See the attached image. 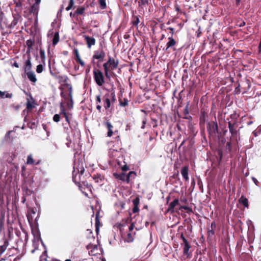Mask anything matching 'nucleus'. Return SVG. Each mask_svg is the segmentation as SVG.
Masks as SVG:
<instances>
[{"instance_id":"obj_1","label":"nucleus","mask_w":261,"mask_h":261,"mask_svg":"<svg viewBox=\"0 0 261 261\" xmlns=\"http://www.w3.org/2000/svg\"><path fill=\"white\" fill-rule=\"evenodd\" d=\"M8 197H0V225L4 223L6 209L8 203Z\"/></svg>"},{"instance_id":"obj_2","label":"nucleus","mask_w":261,"mask_h":261,"mask_svg":"<svg viewBox=\"0 0 261 261\" xmlns=\"http://www.w3.org/2000/svg\"><path fill=\"white\" fill-rule=\"evenodd\" d=\"M41 243L42 246L44 247L45 250H46V246L43 243L42 240H41L40 234L37 232L36 235H34V239L33 240V246L34 248L31 251L32 253H34L36 250L38 249L39 243Z\"/></svg>"},{"instance_id":"obj_3","label":"nucleus","mask_w":261,"mask_h":261,"mask_svg":"<svg viewBox=\"0 0 261 261\" xmlns=\"http://www.w3.org/2000/svg\"><path fill=\"white\" fill-rule=\"evenodd\" d=\"M94 77L96 84L99 86H102L105 83L104 76L103 73L98 69L94 70Z\"/></svg>"},{"instance_id":"obj_4","label":"nucleus","mask_w":261,"mask_h":261,"mask_svg":"<svg viewBox=\"0 0 261 261\" xmlns=\"http://www.w3.org/2000/svg\"><path fill=\"white\" fill-rule=\"evenodd\" d=\"M97 204L95 206V211H96V217H95V226H96V231L98 232V226L100 224L99 221V217H102L100 216V209L101 206L100 204L98 203V201L96 200Z\"/></svg>"},{"instance_id":"obj_5","label":"nucleus","mask_w":261,"mask_h":261,"mask_svg":"<svg viewBox=\"0 0 261 261\" xmlns=\"http://www.w3.org/2000/svg\"><path fill=\"white\" fill-rule=\"evenodd\" d=\"M84 37L86 41V43L88 48H90L92 45H95V39L93 37H89L86 35H85Z\"/></svg>"},{"instance_id":"obj_6","label":"nucleus","mask_w":261,"mask_h":261,"mask_svg":"<svg viewBox=\"0 0 261 261\" xmlns=\"http://www.w3.org/2000/svg\"><path fill=\"white\" fill-rule=\"evenodd\" d=\"M133 174H134L133 172H130L129 173V174L127 175H125L124 173L121 174L120 175L117 174L116 173H114V175L117 178H118V179H120L123 180H126L127 182H128L129 176Z\"/></svg>"},{"instance_id":"obj_7","label":"nucleus","mask_w":261,"mask_h":261,"mask_svg":"<svg viewBox=\"0 0 261 261\" xmlns=\"http://www.w3.org/2000/svg\"><path fill=\"white\" fill-rule=\"evenodd\" d=\"M105 57V53L103 51H95L93 56V60L97 59L99 60H102Z\"/></svg>"},{"instance_id":"obj_8","label":"nucleus","mask_w":261,"mask_h":261,"mask_svg":"<svg viewBox=\"0 0 261 261\" xmlns=\"http://www.w3.org/2000/svg\"><path fill=\"white\" fill-rule=\"evenodd\" d=\"M87 248L89 250V253L92 255H95L98 253V252H96V250L98 249V246L96 245L89 244L87 245Z\"/></svg>"},{"instance_id":"obj_9","label":"nucleus","mask_w":261,"mask_h":261,"mask_svg":"<svg viewBox=\"0 0 261 261\" xmlns=\"http://www.w3.org/2000/svg\"><path fill=\"white\" fill-rule=\"evenodd\" d=\"M179 205V200L177 199H174L172 202H171L169 205V207L167 209L168 212H174V209L175 207L177 205Z\"/></svg>"},{"instance_id":"obj_10","label":"nucleus","mask_w":261,"mask_h":261,"mask_svg":"<svg viewBox=\"0 0 261 261\" xmlns=\"http://www.w3.org/2000/svg\"><path fill=\"white\" fill-rule=\"evenodd\" d=\"M28 79L30 81L33 83H35L37 81L36 75L35 74V73L32 71H28L27 72H25Z\"/></svg>"},{"instance_id":"obj_11","label":"nucleus","mask_w":261,"mask_h":261,"mask_svg":"<svg viewBox=\"0 0 261 261\" xmlns=\"http://www.w3.org/2000/svg\"><path fill=\"white\" fill-rule=\"evenodd\" d=\"M168 39L169 41L167 43V47L165 49V50H167L168 48L175 45L176 43V41L172 37H169Z\"/></svg>"},{"instance_id":"obj_12","label":"nucleus","mask_w":261,"mask_h":261,"mask_svg":"<svg viewBox=\"0 0 261 261\" xmlns=\"http://www.w3.org/2000/svg\"><path fill=\"white\" fill-rule=\"evenodd\" d=\"M4 178H6V177L1 176L0 178V189L8 188L9 187V183L8 181L4 182Z\"/></svg>"},{"instance_id":"obj_13","label":"nucleus","mask_w":261,"mask_h":261,"mask_svg":"<svg viewBox=\"0 0 261 261\" xmlns=\"http://www.w3.org/2000/svg\"><path fill=\"white\" fill-rule=\"evenodd\" d=\"M108 62L111 69L116 68L118 65V63L116 62L114 59H112L111 57L109 58Z\"/></svg>"},{"instance_id":"obj_14","label":"nucleus","mask_w":261,"mask_h":261,"mask_svg":"<svg viewBox=\"0 0 261 261\" xmlns=\"http://www.w3.org/2000/svg\"><path fill=\"white\" fill-rule=\"evenodd\" d=\"M181 173L184 178V179L186 180H188L189 179L188 177V168L186 167H184L182 169Z\"/></svg>"},{"instance_id":"obj_15","label":"nucleus","mask_w":261,"mask_h":261,"mask_svg":"<svg viewBox=\"0 0 261 261\" xmlns=\"http://www.w3.org/2000/svg\"><path fill=\"white\" fill-rule=\"evenodd\" d=\"M106 126L108 129L107 136L108 137H111L113 134V132L112 130L113 126L109 122H107Z\"/></svg>"},{"instance_id":"obj_16","label":"nucleus","mask_w":261,"mask_h":261,"mask_svg":"<svg viewBox=\"0 0 261 261\" xmlns=\"http://www.w3.org/2000/svg\"><path fill=\"white\" fill-rule=\"evenodd\" d=\"M31 62L30 58H29L25 62V66L24 67L25 72L31 71Z\"/></svg>"},{"instance_id":"obj_17","label":"nucleus","mask_w":261,"mask_h":261,"mask_svg":"<svg viewBox=\"0 0 261 261\" xmlns=\"http://www.w3.org/2000/svg\"><path fill=\"white\" fill-rule=\"evenodd\" d=\"M39 6L34 4L30 9V12L37 15Z\"/></svg>"},{"instance_id":"obj_18","label":"nucleus","mask_w":261,"mask_h":261,"mask_svg":"<svg viewBox=\"0 0 261 261\" xmlns=\"http://www.w3.org/2000/svg\"><path fill=\"white\" fill-rule=\"evenodd\" d=\"M184 253L187 256H189V251L190 248V246L189 245L188 242L184 243Z\"/></svg>"},{"instance_id":"obj_19","label":"nucleus","mask_w":261,"mask_h":261,"mask_svg":"<svg viewBox=\"0 0 261 261\" xmlns=\"http://www.w3.org/2000/svg\"><path fill=\"white\" fill-rule=\"evenodd\" d=\"M239 202L244 205L245 207H248V199L245 197H240V198L239 200Z\"/></svg>"},{"instance_id":"obj_20","label":"nucleus","mask_w":261,"mask_h":261,"mask_svg":"<svg viewBox=\"0 0 261 261\" xmlns=\"http://www.w3.org/2000/svg\"><path fill=\"white\" fill-rule=\"evenodd\" d=\"M93 178L96 183L102 185V177L101 175L94 176Z\"/></svg>"},{"instance_id":"obj_21","label":"nucleus","mask_w":261,"mask_h":261,"mask_svg":"<svg viewBox=\"0 0 261 261\" xmlns=\"http://www.w3.org/2000/svg\"><path fill=\"white\" fill-rule=\"evenodd\" d=\"M103 68L105 69V75H106V77H109V73H108L109 72V68H110L109 64L107 62V63H105L103 65Z\"/></svg>"},{"instance_id":"obj_22","label":"nucleus","mask_w":261,"mask_h":261,"mask_svg":"<svg viewBox=\"0 0 261 261\" xmlns=\"http://www.w3.org/2000/svg\"><path fill=\"white\" fill-rule=\"evenodd\" d=\"M12 96V93H9L5 92H2L0 91V97L1 98H11Z\"/></svg>"},{"instance_id":"obj_23","label":"nucleus","mask_w":261,"mask_h":261,"mask_svg":"<svg viewBox=\"0 0 261 261\" xmlns=\"http://www.w3.org/2000/svg\"><path fill=\"white\" fill-rule=\"evenodd\" d=\"M6 242L4 243L3 245H0V256L3 254V253L6 250L7 248V245L5 244ZM5 259L2 258L0 259V261H3Z\"/></svg>"},{"instance_id":"obj_24","label":"nucleus","mask_w":261,"mask_h":261,"mask_svg":"<svg viewBox=\"0 0 261 261\" xmlns=\"http://www.w3.org/2000/svg\"><path fill=\"white\" fill-rule=\"evenodd\" d=\"M59 40V35L58 32L55 33L54 36L53 41V45H55Z\"/></svg>"},{"instance_id":"obj_25","label":"nucleus","mask_w":261,"mask_h":261,"mask_svg":"<svg viewBox=\"0 0 261 261\" xmlns=\"http://www.w3.org/2000/svg\"><path fill=\"white\" fill-rule=\"evenodd\" d=\"M34 163L32 155L31 154L29 155L27 158V164L29 165H33L34 164Z\"/></svg>"},{"instance_id":"obj_26","label":"nucleus","mask_w":261,"mask_h":261,"mask_svg":"<svg viewBox=\"0 0 261 261\" xmlns=\"http://www.w3.org/2000/svg\"><path fill=\"white\" fill-rule=\"evenodd\" d=\"M109 153L110 156L114 157L117 155L118 152L115 149H110Z\"/></svg>"},{"instance_id":"obj_27","label":"nucleus","mask_w":261,"mask_h":261,"mask_svg":"<svg viewBox=\"0 0 261 261\" xmlns=\"http://www.w3.org/2000/svg\"><path fill=\"white\" fill-rule=\"evenodd\" d=\"M111 106L110 100L109 98H106L105 100V108L107 109Z\"/></svg>"},{"instance_id":"obj_28","label":"nucleus","mask_w":261,"mask_h":261,"mask_svg":"<svg viewBox=\"0 0 261 261\" xmlns=\"http://www.w3.org/2000/svg\"><path fill=\"white\" fill-rule=\"evenodd\" d=\"M134 240L133 237L132 236L130 233H128L127 234V238L126 239V241L127 242H132Z\"/></svg>"},{"instance_id":"obj_29","label":"nucleus","mask_w":261,"mask_h":261,"mask_svg":"<svg viewBox=\"0 0 261 261\" xmlns=\"http://www.w3.org/2000/svg\"><path fill=\"white\" fill-rule=\"evenodd\" d=\"M228 127H229V132L232 134H234L236 132V130H235L234 128H233V125L230 122H229V123H228Z\"/></svg>"},{"instance_id":"obj_30","label":"nucleus","mask_w":261,"mask_h":261,"mask_svg":"<svg viewBox=\"0 0 261 261\" xmlns=\"http://www.w3.org/2000/svg\"><path fill=\"white\" fill-rule=\"evenodd\" d=\"M73 5H74V1L73 0H70L69 5L66 8V11L70 10L72 8V7H73Z\"/></svg>"},{"instance_id":"obj_31","label":"nucleus","mask_w":261,"mask_h":261,"mask_svg":"<svg viewBox=\"0 0 261 261\" xmlns=\"http://www.w3.org/2000/svg\"><path fill=\"white\" fill-rule=\"evenodd\" d=\"M133 204L134 206H138V205L140 202V200L138 197H136V198L133 201Z\"/></svg>"},{"instance_id":"obj_32","label":"nucleus","mask_w":261,"mask_h":261,"mask_svg":"<svg viewBox=\"0 0 261 261\" xmlns=\"http://www.w3.org/2000/svg\"><path fill=\"white\" fill-rule=\"evenodd\" d=\"M43 70V66L41 64L40 65H38L37 66V68H36V71L38 72V73H41L42 72Z\"/></svg>"},{"instance_id":"obj_33","label":"nucleus","mask_w":261,"mask_h":261,"mask_svg":"<svg viewBox=\"0 0 261 261\" xmlns=\"http://www.w3.org/2000/svg\"><path fill=\"white\" fill-rule=\"evenodd\" d=\"M84 11H85L84 8H83V7L79 8L77 9V10L76 11V13L77 14H82L84 13Z\"/></svg>"},{"instance_id":"obj_34","label":"nucleus","mask_w":261,"mask_h":261,"mask_svg":"<svg viewBox=\"0 0 261 261\" xmlns=\"http://www.w3.org/2000/svg\"><path fill=\"white\" fill-rule=\"evenodd\" d=\"M33 107V102L31 101L30 100H28L27 103V108L28 109H30Z\"/></svg>"},{"instance_id":"obj_35","label":"nucleus","mask_w":261,"mask_h":261,"mask_svg":"<svg viewBox=\"0 0 261 261\" xmlns=\"http://www.w3.org/2000/svg\"><path fill=\"white\" fill-rule=\"evenodd\" d=\"M46 256H47V250H45L43 252L42 255L41 256V259H40V261H42V260L43 259V258L44 257H45L44 258L45 261H47Z\"/></svg>"},{"instance_id":"obj_36","label":"nucleus","mask_w":261,"mask_h":261,"mask_svg":"<svg viewBox=\"0 0 261 261\" xmlns=\"http://www.w3.org/2000/svg\"><path fill=\"white\" fill-rule=\"evenodd\" d=\"M53 120L56 122H59L60 121V115H58V114L55 115L54 117H53Z\"/></svg>"},{"instance_id":"obj_37","label":"nucleus","mask_w":261,"mask_h":261,"mask_svg":"<svg viewBox=\"0 0 261 261\" xmlns=\"http://www.w3.org/2000/svg\"><path fill=\"white\" fill-rule=\"evenodd\" d=\"M99 3L102 9H105L106 7V4L105 0H99Z\"/></svg>"},{"instance_id":"obj_38","label":"nucleus","mask_w":261,"mask_h":261,"mask_svg":"<svg viewBox=\"0 0 261 261\" xmlns=\"http://www.w3.org/2000/svg\"><path fill=\"white\" fill-rule=\"evenodd\" d=\"M74 52L75 56V59L76 60H79V59H81L78 50L77 49L74 50Z\"/></svg>"},{"instance_id":"obj_39","label":"nucleus","mask_w":261,"mask_h":261,"mask_svg":"<svg viewBox=\"0 0 261 261\" xmlns=\"http://www.w3.org/2000/svg\"><path fill=\"white\" fill-rule=\"evenodd\" d=\"M61 114H63L64 115V117H65V118H66V120L68 122H69L68 118V117H67V114H66V112H65L64 110H61Z\"/></svg>"},{"instance_id":"obj_40","label":"nucleus","mask_w":261,"mask_h":261,"mask_svg":"<svg viewBox=\"0 0 261 261\" xmlns=\"http://www.w3.org/2000/svg\"><path fill=\"white\" fill-rule=\"evenodd\" d=\"M139 211V209L138 206H134V208H133V212L134 213H138Z\"/></svg>"},{"instance_id":"obj_41","label":"nucleus","mask_w":261,"mask_h":261,"mask_svg":"<svg viewBox=\"0 0 261 261\" xmlns=\"http://www.w3.org/2000/svg\"><path fill=\"white\" fill-rule=\"evenodd\" d=\"M216 223L214 221H213L211 223V229L215 230L216 229Z\"/></svg>"},{"instance_id":"obj_42","label":"nucleus","mask_w":261,"mask_h":261,"mask_svg":"<svg viewBox=\"0 0 261 261\" xmlns=\"http://www.w3.org/2000/svg\"><path fill=\"white\" fill-rule=\"evenodd\" d=\"M76 61L82 66H84L85 65L84 62L81 59H79V60H76Z\"/></svg>"},{"instance_id":"obj_43","label":"nucleus","mask_w":261,"mask_h":261,"mask_svg":"<svg viewBox=\"0 0 261 261\" xmlns=\"http://www.w3.org/2000/svg\"><path fill=\"white\" fill-rule=\"evenodd\" d=\"M30 211L31 212V213L32 214H36V211H37V210L36 208H30Z\"/></svg>"},{"instance_id":"obj_44","label":"nucleus","mask_w":261,"mask_h":261,"mask_svg":"<svg viewBox=\"0 0 261 261\" xmlns=\"http://www.w3.org/2000/svg\"><path fill=\"white\" fill-rule=\"evenodd\" d=\"M214 230H214V229H209V230L208 231V233L209 236L213 235L214 234V233H215Z\"/></svg>"},{"instance_id":"obj_45","label":"nucleus","mask_w":261,"mask_h":261,"mask_svg":"<svg viewBox=\"0 0 261 261\" xmlns=\"http://www.w3.org/2000/svg\"><path fill=\"white\" fill-rule=\"evenodd\" d=\"M180 238L183 241L184 243L188 242L187 240L185 238V237L184 236L183 234H181L180 236Z\"/></svg>"},{"instance_id":"obj_46","label":"nucleus","mask_w":261,"mask_h":261,"mask_svg":"<svg viewBox=\"0 0 261 261\" xmlns=\"http://www.w3.org/2000/svg\"><path fill=\"white\" fill-rule=\"evenodd\" d=\"M40 56L42 59L45 58V54H44V51L43 50H40Z\"/></svg>"},{"instance_id":"obj_47","label":"nucleus","mask_w":261,"mask_h":261,"mask_svg":"<svg viewBox=\"0 0 261 261\" xmlns=\"http://www.w3.org/2000/svg\"><path fill=\"white\" fill-rule=\"evenodd\" d=\"M96 101L98 103H100L101 102L100 95H98L96 96Z\"/></svg>"},{"instance_id":"obj_48","label":"nucleus","mask_w":261,"mask_h":261,"mask_svg":"<svg viewBox=\"0 0 261 261\" xmlns=\"http://www.w3.org/2000/svg\"><path fill=\"white\" fill-rule=\"evenodd\" d=\"M146 123V120L145 119H144L143 121H142V123H143V125L142 126H141V128L142 129L144 128H145V125Z\"/></svg>"},{"instance_id":"obj_49","label":"nucleus","mask_w":261,"mask_h":261,"mask_svg":"<svg viewBox=\"0 0 261 261\" xmlns=\"http://www.w3.org/2000/svg\"><path fill=\"white\" fill-rule=\"evenodd\" d=\"M252 180L253 181L254 183L257 186L258 185V180L254 177H252Z\"/></svg>"},{"instance_id":"obj_50","label":"nucleus","mask_w":261,"mask_h":261,"mask_svg":"<svg viewBox=\"0 0 261 261\" xmlns=\"http://www.w3.org/2000/svg\"><path fill=\"white\" fill-rule=\"evenodd\" d=\"M12 131H9L5 136V139H7L9 137L10 134L12 133Z\"/></svg>"},{"instance_id":"obj_51","label":"nucleus","mask_w":261,"mask_h":261,"mask_svg":"<svg viewBox=\"0 0 261 261\" xmlns=\"http://www.w3.org/2000/svg\"><path fill=\"white\" fill-rule=\"evenodd\" d=\"M134 228V225L133 224H132L129 226V231H132V230H133Z\"/></svg>"},{"instance_id":"obj_52","label":"nucleus","mask_w":261,"mask_h":261,"mask_svg":"<svg viewBox=\"0 0 261 261\" xmlns=\"http://www.w3.org/2000/svg\"><path fill=\"white\" fill-rule=\"evenodd\" d=\"M21 197V202L22 203H24L25 202V201H26L25 197Z\"/></svg>"},{"instance_id":"obj_53","label":"nucleus","mask_w":261,"mask_h":261,"mask_svg":"<svg viewBox=\"0 0 261 261\" xmlns=\"http://www.w3.org/2000/svg\"><path fill=\"white\" fill-rule=\"evenodd\" d=\"M128 105L127 101H125L124 102L121 103V105L122 106H126Z\"/></svg>"},{"instance_id":"obj_54","label":"nucleus","mask_w":261,"mask_h":261,"mask_svg":"<svg viewBox=\"0 0 261 261\" xmlns=\"http://www.w3.org/2000/svg\"><path fill=\"white\" fill-rule=\"evenodd\" d=\"M40 2H41V0H35V4L39 6Z\"/></svg>"},{"instance_id":"obj_55","label":"nucleus","mask_w":261,"mask_h":261,"mask_svg":"<svg viewBox=\"0 0 261 261\" xmlns=\"http://www.w3.org/2000/svg\"><path fill=\"white\" fill-rule=\"evenodd\" d=\"M71 88H70V92H69V95H70V99H71V102H72V94H71Z\"/></svg>"},{"instance_id":"obj_56","label":"nucleus","mask_w":261,"mask_h":261,"mask_svg":"<svg viewBox=\"0 0 261 261\" xmlns=\"http://www.w3.org/2000/svg\"><path fill=\"white\" fill-rule=\"evenodd\" d=\"M122 169L123 171H126L128 170V168L126 166H124L122 167Z\"/></svg>"},{"instance_id":"obj_57","label":"nucleus","mask_w":261,"mask_h":261,"mask_svg":"<svg viewBox=\"0 0 261 261\" xmlns=\"http://www.w3.org/2000/svg\"><path fill=\"white\" fill-rule=\"evenodd\" d=\"M13 66L16 67H17V68L19 67L18 64L16 62H14V63Z\"/></svg>"},{"instance_id":"obj_58","label":"nucleus","mask_w":261,"mask_h":261,"mask_svg":"<svg viewBox=\"0 0 261 261\" xmlns=\"http://www.w3.org/2000/svg\"><path fill=\"white\" fill-rule=\"evenodd\" d=\"M96 108L97 110H98L99 111H100L101 106L100 105H97L96 107Z\"/></svg>"},{"instance_id":"obj_59","label":"nucleus","mask_w":261,"mask_h":261,"mask_svg":"<svg viewBox=\"0 0 261 261\" xmlns=\"http://www.w3.org/2000/svg\"><path fill=\"white\" fill-rule=\"evenodd\" d=\"M124 205H125V203L124 202H122L121 203V208H124Z\"/></svg>"},{"instance_id":"obj_60","label":"nucleus","mask_w":261,"mask_h":261,"mask_svg":"<svg viewBox=\"0 0 261 261\" xmlns=\"http://www.w3.org/2000/svg\"><path fill=\"white\" fill-rule=\"evenodd\" d=\"M80 172H81V174H83L84 172V169L83 168H82L81 169Z\"/></svg>"},{"instance_id":"obj_61","label":"nucleus","mask_w":261,"mask_h":261,"mask_svg":"<svg viewBox=\"0 0 261 261\" xmlns=\"http://www.w3.org/2000/svg\"><path fill=\"white\" fill-rule=\"evenodd\" d=\"M182 208H184L185 210H187L188 208V207L187 206H184Z\"/></svg>"},{"instance_id":"obj_62","label":"nucleus","mask_w":261,"mask_h":261,"mask_svg":"<svg viewBox=\"0 0 261 261\" xmlns=\"http://www.w3.org/2000/svg\"><path fill=\"white\" fill-rule=\"evenodd\" d=\"M169 198H170V197H167V203H168V202H169Z\"/></svg>"},{"instance_id":"obj_63","label":"nucleus","mask_w":261,"mask_h":261,"mask_svg":"<svg viewBox=\"0 0 261 261\" xmlns=\"http://www.w3.org/2000/svg\"><path fill=\"white\" fill-rule=\"evenodd\" d=\"M91 209L92 210V211H94L93 206L91 205Z\"/></svg>"},{"instance_id":"obj_64","label":"nucleus","mask_w":261,"mask_h":261,"mask_svg":"<svg viewBox=\"0 0 261 261\" xmlns=\"http://www.w3.org/2000/svg\"><path fill=\"white\" fill-rule=\"evenodd\" d=\"M65 261H71L70 259H67L65 260Z\"/></svg>"}]
</instances>
